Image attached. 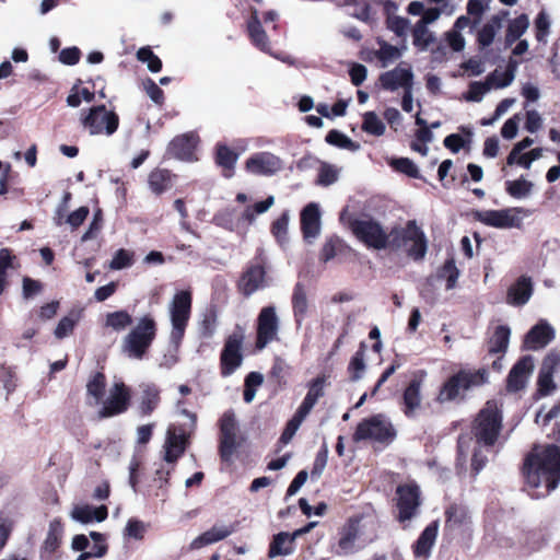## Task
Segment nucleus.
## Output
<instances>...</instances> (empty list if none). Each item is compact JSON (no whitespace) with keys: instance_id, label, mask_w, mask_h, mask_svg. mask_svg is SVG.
<instances>
[{"instance_id":"f257e3e1","label":"nucleus","mask_w":560,"mask_h":560,"mask_svg":"<svg viewBox=\"0 0 560 560\" xmlns=\"http://www.w3.org/2000/svg\"><path fill=\"white\" fill-rule=\"evenodd\" d=\"M502 417L495 401H487L475 421L474 435H462L458 439V460L465 464L472 450L471 467L479 474L486 466L490 447L495 443Z\"/></svg>"},{"instance_id":"f03ea898","label":"nucleus","mask_w":560,"mask_h":560,"mask_svg":"<svg viewBox=\"0 0 560 560\" xmlns=\"http://www.w3.org/2000/svg\"><path fill=\"white\" fill-rule=\"evenodd\" d=\"M524 475L529 487L542 489L537 498L555 490L560 482V446H535L525 459Z\"/></svg>"},{"instance_id":"7ed1b4c3","label":"nucleus","mask_w":560,"mask_h":560,"mask_svg":"<svg viewBox=\"0 0 560 560\" xmlns=\"http://www.w3.org/2000/svg\"><path fill=\"white\" fill-rule=\"evenodd\" d=\"M351 230L361 242L375 249H383L389 245L400 247L408 241H412L411 255L415 259L420 258V231L418 229L412 234L406 230H393L390 234H387L376 221L355 219L351 222Z\"/></svg>"},{"instance_id":"20e7f679","label":"nucleus","mask_w":560,"mask_h":560,"mask_svg":"<svg viewBox=\"0 0 560 560\" xmlns=\"http://www.w3.org/2000/svg\"><path fill=\"white\" fill-rule=\"evenodd\" d=\"M488 377L486 369L460 370L445 382L438 399L441 402L463 399L466 393L486 384Z\"/></svg>"},{"instance_id":"39448f33","label":"nucleus","mask_w":560,"mask_h":560,"mask_svg":"<svg viewBox=\"0 0 560 560\" xmlns=\"http://www.w3.org/2000/svg\"><path fill=\"white\" fill-rule=\"evenodd\" d=\"M192 293L189 290H182L174 294L170 304V316L172 330L170 345L178 349L185 336L186 328L191 315Z\"/></svg>"},{"instance_id":"423d86ee","label":"nucleus","mask_w":560,"mask_h":560,"mask_svg":"<svg viewBox=\"0 0 560 560\" xmlns=\"http://www.w3.org/2000/svg\"><path fill=\"white\" fill-rule=\"evenodd\" d=\"M119 116L114 110H108L104 104L95 105L88 110H81L80 122L91 136L114 135L119 127Z\"/></svg>"},{"instance_id":"0eeeda50","label":"nucleus","mask_w":560,"mask_h":560,"mask_svg":"<svg viewBox=\"0 0 560 560\" xmlns=\"http://www.w3.org/2000/svg\"><path fill=\"white\" fill-rule=\"evenodd\" d=\"M268 261L262 249L257 250L254 258L248 261L243 271L237 289L245 298L268 285L267 282Z\"/></svg>"},{"instance_id":"6e6552de","label":"nucleus","mask_w":560,"mask_h":560,"mask_svg":"<svg viewBox=\"0 0 560 560\" xmlns=\"http://www.w3.org/2000/svg\"><path fill=\"white\" fill-rule=\"evenodd\" d=\"M396 436V431L383 415H374L358 423L352 435L354 442L373 440L380 443H390Z\"/></svg>"},{"instance_id":"1a4fd4ad","label":"nucleus","mask_w":560,"mask_h":560,"mask_svg":"<svg viewBox=\"0 0 560 560\" xmlns=\"http://www.w3.org/2000/svg\"><path fill=\"white\" fill-rule=\"evenodd\" d=\"M158 335V323L151 313L141 316L124 338L125 350H148Z\"/></svg>"},{"instance_id":"9d476101","label":"nucleus","mask_w":560,"mask_h":560,"mask_svg":"<svg viewBox=\"0 0 560 560\" xmlns=\"http://www.w3.org/2000/svg\"><path fill=\"white\" fill-rule=\"evenodd\" d=\"M520 213H525V210L520 207L505 208L500 210H483L474 211L472 217L476 221L495 229H521L523 223L518 217Z\"/></svg>"},{"instance_id":"9b49d317","label":"nucleus","mask_w":560,"mask_h":560,"mask_svg":"<svg viewBox=\"0 0 560 560\" xmlns=\"http://www.w3.org/2000/svg\"><path fill=\"white\" fill-rule=\"evenodd\" d=\"M279 318L273 305L260 310L256 319L255 350H262L270 342L278 340Z\"/></svg>"},{"instance_id":"f8f14e48","label":"nucleus","mask_w":560,"mask_h":560,"mask_svg":"<svg viewBox=\"0 0 560 560\" xmlns=\"http://www.w3.org/2000/svg\"><path fill=\"white\" fill-rule=\"evenodd\" d=\"M237 422L233 411L229 410L220 419L219 455L223 463H231L240 446L237 441Z\"/></svg>"},{"instance_id":"ddd939ff","label":"nucleus","mask_w":560,"mask_h":560,"mask_svg":"<svg viewBox=\"0 0 560 560\" xmlns=\"http://www.w3.org/2000/svg\"><path fill=\"white\" fill-rule=\"evenodd\" d=\"M131 404V390L122 382L114 383L108 397L103 401L97 415L100 419H107L125 413Z\"/></svg>"},{"instance_id":"4468645a","label":"nucleus","mask_w":560,"mask_h":560,"mask_svg":"<svg viewBox=\"0 0 560 560\" xmlns=\"http://www.w3.org/2000/svg\"><path fill=\"white\" fill-rule=\"evenodd\" d=\"M555 337V328L546 319H540L526 332L522 350H541L546 348Z\"/></svg>"},{"instance_id":"2eb2a0df","label":"nucleus","mask_w":560,"mask_h":560,"mask_svg":"<svg viewBox=\"0 0 560 560\" xmlns=\"http://www.w3.org/2000/svg\"><path fill=\"white\" fill-rule=\"evenodd\" d=\"M198 140L194 132L176 136L167 145V154L180 161L192 162L197 160L195 151Z\"/></svg>"},{"instance_id":"dca6fc26","label":"nucleus","mask_w":560,"mask_h":560,"mask_svg":"<svg viewBox=\"0 0 560 560\" xmlns=\"http://www.w3.org/2000/svg\"><path fill=\"white\" fill-rule=\"evenodd\" d=\"M281 168V161L269 152H259L250 155L245 162V170L254 175L270 176Z\"/></svg>"},{"instance_id":"f3484780","label":"nucleus","mask_w":560,"mask_h":560,"mask_svg":"<svg viewBox=\"0 0 560 560\" xmlns=\"http://www.w3.org/2000/svg\"><path fill=\"white\" fill-rule=\"evenodd\" d=\"M534 371V361L532 357L525 355L520 359L511 369L506 378V389L510 393H516L525 388Z\"/></svg>"},{"instance_id":"a211bd4d","label":"nucleus","mask_w":560,"mask_h":560,"mask_svg":"<svg viewBox=\"0 0 560 560\" xmlns=\"http://www.w3.org/2000/svg\"><path fill=\"white\" fill-rule=\"evenodd\" d=\"M398 518L404 522L410 520L419 504L418 486L401 485L397 487Z\"/></svg>"},{"instance_id":"6ab92c4d","label":"nucleus","mask_w":560,"mask_h":560,"mask_svg":"<svg viewBox=\"0 0 560 560\" xmlns=\"http://www.w3.org/2000/svg\"><path fill=\"white\" fill-rule=\"evenodd\" d=\"M246 33L253 46L262 52H271L269 37L261 25L258 10L255 8L250 10V15L246 21Z\"/></svg>"},{"instance_id":"aec40b11","label":"nucleus","mask_w":560,"mask_h":560,"mask_svg":"<svg viewBox=\"0 0 560 560\" xmlns=\"http://www.w3.org/2000/svg\"><path fill=\"white\" fill-rule=\"evenodd\" d=\"M361 518L351 516L339 529V540L337 555H348L353 552L354 544L359 537Z\"/></svg>"},{"instance_id":"412c9836","label":"nucleus","mask_w":560,"mask_h":560,"mask_svg":"<svg viewBox=\"0 0 560 560\" xmlns=\"http://www.w3.org/2000/svg\"><path fill=\"white\" fill-rule=\"evenodd\" d=\"M378 81L381 86L387 91H395L399 88L406 90L412 85V73L409 69L398 66L390 71L382 73Z\"/></svg>"},{"instance_id":"4be33fe9","label":"nucleus","mask_w":560,"mask_h":560,"mask_svg":"<svg viewBox=\"0 0 560 560\" xmlns=\"http://www.w3.org/2000/svg\"><path fill=\"white\" fill-rule=\"evenodd\" d=\"M533 290L532 279L526 276H521L508 289L506 303L513 306H523L529 301Z\"/></svg>"},{"instance_id":"5701e85b","label":"nucleus","mask_w":560,"mask_h":560,"mask_svg":"<svg viewBox=\"0 0 560 560\" xmlns=\"http://www.w3.org/2000/svg\"><path fill=\"white\" fill-rule=\"evenodd\" d=\"M238 153L222 142H218L214 149V162L221 168L222 176L231 178L235 174V165Z\"/></svg>"},{"instance_id":"b1692460","label":"nucleus","mask_w":560,"mask_h":560,"mask_svg":"<svg viewBox=\"0 0 560 560\" xmlns=\"http://www.w3.org/2000/svg\"><path fill=\"white\" fill-rule=\"evenodd\" d=\"M235 532L234 525H214L210 529L197 536L190 542V549L196 550L203 548L208 545L221 541Z\"/></svg>"},{"instance_id":"393cba45","label":"nucleus","mask_w":560,"mask_h":560,"mask_svg":"<svg viewBox=\"0 0 560 560\" xmlns=\"http://www.w3.org/2000/svg\"><path fill=\"white\" fill-rule=\"evenodd\" d=\"M301 231L304 238L315 237L320 229V212L316 203L306 205L301 211Z\"/></svg>"},{"instance_id":"a878e982","label":"nucleus","mask_w":560,"mask_h":560,"mask_svg":"<svg viewBox=\"0 0 560 560\" xmlns=\"http://www.w3.org/2000/svg\"><path fill=\"white\" fill-rule=\"evenodd\" d=\"M63 525L60 520L55 518L49 523L48 533L40 547V558H50L61 546Z\"/></svg>"},{"instance_id":"bb28decb","label":"nucleus","mask_w":560,"mask_h":560,"mask_svg":"<svg viewBox=\"0 0 560 560\" xmlns=\"http://www.w3.org/2000/svg\"><path fill=\"white\" fill-rule=\"evenodd\" d=\"M164 460L167 463H176L177 459L185 453L186 436L184 433L177 434L175 430L168 429L167 438L165 441Z\"/></svg>"},{"instance_id":"cd10ccee","label":"nucleus","mask_w":560,"mask_h":560,"mask_svg":"<svg viewBox=\"0 0 560 560\" xmlns=\"http://www.w3.org/2000/svg\"><path fill=\"white\" fill-rule=\"evenodd\" d=\"M174 177L175 175L167 168H154L148 177L149 188L160 196L172 188Z\"/></svg>"},{"instance_id":"c85d7f7f","label":"nucleus","mask_w":560,"mask_h":560,"mask_svg":"<svg viewBox=\"0 0 560 560\" xmlns=\"http://www.w3.org/2000/svg\"><path fill=\"white\" fill-rule=\"evenodd\" d=\"M400 406L407 417L416 416V411L420 406V380H412L406 387Z\"/></svg>"},{"instance_id":"c756f323","label":"nucleus","mask_w":560,"mask_h":560,"mask_svg":"<svg viewBox=\"0 0 560 560\" xmlns=\"http://www.w3.org/2000/svg\"><path fill=\"white\" fill-rule=\"evenodd\" d=\"M384 14L386 15L387 28L397 36H404L407 33L409 21L405 18L395 15L398 7L395 2L386 0L383 3Z\"/></svg>"},{"instance_id":"7c9ffc66","label":"nucleus","mask_w":560,"mask_h":560,"mask_svg":"<svg viewBox=\"0 0 560 560\" xmlns=\"http://www.w3.org/2000/svg\"><path fill=\"white\" fill-rule=\"evenodd\" d=\"M294 539H291V535L285 532L278 533L273 536L268 550V557L275 558L277 556H287L293 551Z\"/></svg>"},{"instance_id":"2f4dec72","label":"nucleus","mask_w":560,"mask_h":560,"mask_svg":"<svg viewBox=\"0 0 560 560\" xmlns=\"http://www.w3.org/2000/svg\"><path fill=\"white\" fill-rule=\"evenodd\" d=\"M307 295L303 283L298 282L294 285L292 293V308L295 320L300 323L306 315L307 312Z\"/></svg>"},{"instance_id":"473e14b6","label":"nucleus","mask_w":560,"mask_h":560,"mask_svg":"<svg viewBox=\"0 0 560 560\" xmlns=\"http://www.w3.org/2000/svg\"><path fill=\"white\" fill-rule=\"evenodd\" d=\"M528 25H529L528 16L525 13H522L521 15H518L517 18L512 20L508 25V30H506V34H505V43L508 45H511L514 42H516L517 39H520V37L528 28Z\"/></svg>"},{"instance_id":"72a5a7b5","label":"nucleus","mask_w":560,"mask_h":560,"mask_svg":"<svg viewBox=\"0 0 560 560\" xmlns=\"http://www.w3.org/2000/svg\"><path fill=\"white\" fill-rule=\"evenodd\" d=\"M160 392L155 387H147L139 402L141 416H150L160 404Z\"/></svg>"},{"instance_id":"f704fd0d","label":"nucleus","mask_w":560,"mask_h":560,"mask_svg":"<svg viewBox=\"0 0 560 560\" xmlns=\"http://www.w3.org/2000/svg\"><path fill=\"white\" fill-rule=\"evenodd\" d=\"M325 141L334 147L349 150V151H358L360 149V143L351 140L345 133L337 129H331L325 137Z\"/></svg>"},{"instance_id":"c9c22d12","label":"nucleus","mask_w":560,"mask_h":560,"mask_svg":"<svg viewBox=\"0 0 560 560\" xmlns=\"http://www.w3.org/2000/svg\"><path fill=\"white\" fill-rule=\"evenodd\" d=\"M106 389V376L103 372H95L86 384V392L90 396L94 397L95 402L98 404L103 400Z\"/></svg>"},{"instance_id":"e433bc0d","label":"nucleus","mask_w":560,"mask_h":560,"mask_svg":"<svg viewBox=\"0 0 560 560\" xmlns=\"http://www.w3.org/2000/svg\"><path fill=\"white\" fill-rule=\"evenodd\" d=\"M345 5L349 8L350 16L365 23L371 22V5L368 0H346Z\"/></svg>"},{"instance_id":"4c0bfd02","label":"nucleus","mask_w":560,"mask_h":560,"mask_svg":"<svg viewBox=\"0 0 560 560\" xmlns=\"http://www.w3.org/2000/svg\"><path fill=\"white\" fill-rule=\"evenodd\" d=\"M459 270L457 269L454 259H447L438 271V278L445 279L446 290H452L456 287Z\"/></svg>"},{"instance_id":"58836bf2","label":"nucleus","mask_w":560,"mask_h":560,"mask_svg":"<svg viewBox=\"0 0 560 560\" xmlns=\"http://www.w3.org/2000/svg\"><path fill=\"white\" fill-rule=\"evenodd\" d=\"M511 329L506 325H499L494 328L490 338L489 350H506L509 347Z\"/></svg>"},{"instance_id":"ea45409f","label":"nucleus","mask_w":560,"mask_h":560,"mask_svg":"<svg viewBox=\"0 0 560 560\" xmlns=\"http://www.w3.org/2000/svg\"><path fill=\"white\" fill-rule=\"evenodd\" d=\"M132 324V316L125 310L115 311L106 315V325L116 331L126 329Z\"/></svg>"},{"instance_id":"a19ab883","label":"nucleus","mask_w":560,"mask_h":560,"mask_svg":"<svg viewBox=\"0 0 560 560\" xmlns=\"http://www.w3.org/2000/svg\"><path fill=\"white\" fill-rule=\"evenodd\" d=\"M495 86V74L492 73L487 77L485 82H471L469 84V91L467 98L469 101L479 102L481 101L485 93H487L491 86Z\"/></svg>"},{"instance_id":"79ce46f5","label":"nucleus","mask_w":560,"mask_h":560,"mask_svg":"<svg viewBox=\"0 0 560 560\" xmlns=\"http://www.w3.org/2000/svg\"><path fill=\"white\" fill-rule=\"evenodd\" d=\"M385 125L374 112H366L363 115L362 130L366 133L380 137L385 132Z\"/></svg>"},{"instance_id":"37998d69","label":"nucleus","mask_w":560,"mask_h":560,"mask_svg":"<svg viewBox=\"0 0 560 560\" xmlns=\"http://www.w3.org/2000/svg\"><path fill=\"white\" fill-rule=\"evenodd\" d=\"M505 185L506 192L511 197L516 199H521L528 196L533 188V184L529 180L524 179L523 177L515 180H508Z\"/></svg>"},{"instance_id":"c03bdc74","label":"nucleus","mask_w":560,"mask_h":560,"mask_svg":"<svg viewBox=\"0 0 560 560\" xmlns=\"http://www.w3.org/2000/svg\"><path fill=\"white\" fill-rule=\"evenodd\" d=\"M440 522L438 520L431 522L424 530H422V557H428L438 537Z\"/></svg>"},{"instance_id":"a18cd8bd","label":"nucleus","mask_w":560,"mask_h":560,"mask_svg":"<svg viewBox=\"0 0 560 560\" xmlns=\"http://www.w3.org/2000/svg\"><path fill=\"white\" fill-rule=\"evenodd\" d=\"M137 59L143 63H147L148 69L151 72L155 73L162 70V60L153 52L149 46L141 47L137 51Z\"/></svg>"},{"instance_id":"49530a36","label":"nucleus","mask_w":560,"mask_h":560,"mask_svg":"<svg viewBox=\"0 0 560 560\" xmlns=\"http://www.w3.org/2000/svg\"><path fill=\"white\" fill-rule=\"evenodd\" d=\"M242 352H221V374L231 375L242 363Z\"/></svg>"},{"instance_id":"de8ad7c7","label":"nucleus","mask_w":560,"mask_h":560,"mask_svg":"<svg viewBox=\"0 0 560 560\" xmlns=\"http://www.w3.org/2000/svg\"><path fill=\"white\" fill-rule=\"evenodd\" d=\"M290 365L279 357H276L273 365L269 372V377L279 386L285 385L287 377L290 375Z\"/></svg>"},{"instance_id":"09e8293b","label":"nucleus","mask_w":560,"mask_h":560,"mask_svg":"<svg viewBox=\"0 0 560 560\" xmlns=\"http://www.w3.org/2000/svg\"><path fill=\"white\" fill-rule=\"evenodd\" d=\"M444 7L447 8V5L445 3H444ZM442 12H445L446 14L450 15L453 12V8H450L448 10H446V9H442V8L424 9L422 7V49H424L425 46L428 45V39L424 38V33H425L424 26L433 23L436 19H439V16L441 15Z\"/></svg>"},{"instance_id":"8fccbe9b","label":"nucleus","mask_w":560,"mask_h":560,"mask_svg":"<svg viewBox=\"0 0 560 560\" xmlns=\"http://www.w3.org/2000/svg\"><path fill=\"white\" fill-rule=\"evenodd\" d=\"M288 224L289 214L283 212L277 220L271 224V234L275 236L280 245H283L288 241Z\"/></svg>"},{"instance_id":"3c124183","label":"nucleus","mask_w":560,"mask_h":560,"mask_svg":"<svg viewBox=\"0 0 560 560\" xmlns=\"http://www.w3.org/2000/svg\"><path fill=\"white\" fill-rule=\"evenodd\" d=\"M446 526L450 528L460 526L467 518V510L463 505L452 504L446 511Z\"/></svg>"},{"instance_id":"603ef678","label":"nucleus","mask_w":560,"mask_h":560,"mask_svg":"<svg viewBox=\"0 0 560 560\" xmlns=\"http://www.w3.org/2000/svg\"><path fill=\"white\" fill-rule=\"evenodd\" d=\"M493 23H487L482 26V28L478 32L477 42L478 44L485 48L492 44L495 36V25H500V18L493 16Z\"/></svg>"},{"instance_id":"864d4df0","label":"nucleus","mask_w":560,"mask_h":560,"mask_svg":"<svg viewBox=\"0 0 560 560\" xmlns=\"http://www.w3.org/2000/svg\"><path fill=\"white\" fill-rule=\"evenodd\" d=\"M392 166L394 167L395 171L406 174L409 177H420L418 166L408 158H399L393 160Z\"/></svg>"},{"instance_id":"5fc2aeb1","label":"nucleus","mask_w":560,"mask_h":560,"mask_svg":"<svg viewBox=\"0 0 560 560\" xmlns=\"http://www.w3.org/2000/svg\"><path fill=\"white\" fill-rule=\"evenodd\" d=\"M343 249V243L338 237H330L323 245L320 250V257L324 261H328L335 258Z\"/></svg>"},{"instance_id":"6e6d98bb","label":"nucleus","mask_w":560,"mask_h":560,"mask_svg":"<svg viewBox=\"0 0 560 560\" xmlns=\"http://www.w3.org/2000/svg\"><path fill=\"white\" fill-rule=\"evenodd\" d=\"M133 264V253L120 248L118 249L109 262V268L113 270H120L130 267Z\"/></svg>"},{"instance_id":"4d7b16f0","label":"nucleus","mask_w":560,"mask_h":560,"mask_svg":"<svg viewBox=\"0 0 560 560\" xmlns=\"http://www.w3.org/2000/svg\"><path fill=\"white\" fill-rule=\"evenodd\" d=\"M245 339V329L241 325H236L233 331L228 336L222 350H242Z\"/></svg>"},{"instance_id":"13d9d810","label":"nucleus","mask_w":560,"mask_h":560,"mask_svg":"<svg viewBox=\"0 0 560 560\" xmlns=\"http://www.w3.org/2000/svg\"><path fill=\"white\" fill-rule=\"evenodd\" d=\"M217 328V314L213 311H210L203 315L199 324V335L201 338H210L212 337L214 330Z\"/></svg>"},{"instance_id":"bf43d9fd","label":"nucleus","mask_w":560,"mask_h":560,"mask_svg":"<svg viewBox=\"0 0 560 560\" xmlns=\"http://www.w3.org/2000/svg\"><path fill=\"white\" fill-rule=\"evenodd\" d=\"M143 89L148 96L154 102L156 105L162 106L165 101L163 90L152 80L151 78H147L143 81Z\"/></svg>"},{"instance_id":"052dcab7","label":"nucleus","mask_w":560,"mask_h":560,"mask_svg":"<svg viewBox=\"0 0 560 560\" xmlns=\"http://www.w3.org/2000/svg\"><path fill=\"white\" fill-rule=\"evenodd\" d=\"M363 353L364 352H357L355 355L352 357L348 365L350 380L353 382L360 380L362 377L363 372L365 371Z\"/></svg>"},{"instance_id":"680f3d73","label":"nucleus","mask_w":560,"mask_h":560,"mask_svg":"<svg viewBox=\"0 0 560 560\" xmlns=\"http://www.w3.org/2000/svg\"><path fill=\"white\" fill-rule=\"evenodd\" d=\"M0 386L7 390L8 394L15 389V372L11 366L0 364Z\"/></svg>"},{"instance_id":"e2e57ef3","label":"nucleus","mask_w":560,"mask_h":560,"mask_svg":"<svg viewBox=\"0 0 560 560\" xmlns=\"http://www.w3.org/2000/svg\"><path fill=\"white\" fill-rule=\"evenodd\" d=\"M328 460V447L326 444H323L319 451L316 454L315 460L313 463V467L311 470V477L317 478L324 471Z\"/></svg>"},{"instance_id":"0e129e2a","label":"nucleus","mask_w":560,"mask_h":560,"mask_svg":"<svg viewBox=\"0 0 560 560\" xmlns=\"http://www.w3.org/2000/svg\"><path fill=\"white\" fill-rule=\"evenodd\" d=\"M338 179V173L330 164L323 163L317 175L316 183L322 186H329Z\"/></svg>"},{"instance_id":"69168bd1","label":"nucleus","mask_w":560,"mask_h":560,"mask_svg":"<svg viewBox=\"0 0 560 560\" xmlns=\"http://www.w3.org/2000/svg\"><path fill=\"white\" fill-rule=\"evenodd\" d=\"M518 61L510 58L505 68V71L501 74L500 79L495 78V88H505L512 83L515 77Z\"/></svg>"},{"instance_id":"338daca9","label":"nucleus","mask_w":560,"mask_h":560,"mask_svg":"<svg viewBox=\"0 0 560 560\" xmlns=\"http://www.w3.org/2000/svg\"><path fill=\"white\" fill-rule=\"evenodd\" d=\"M550 22L545 11H540L535 20L536 39L544 42L549 33Z\"/></svg>"},{"instance_id":"774afa93","label":"nucleus","mask_w":560,"mask_h":560,"mask_svg":"<svg viewBox=\"0 0 560 560\" xmlns=\"http://www.w3.org/2000/svg\"><path fill=\"white\" fill-rule=\"evenodd\" d=\"M145 527L143 522L137 520V518H130L127 522L126 528H125V536L135 538L137 540H141L144 537Z\"/></svg>"}]
</instances>
